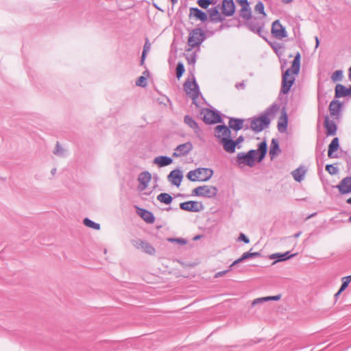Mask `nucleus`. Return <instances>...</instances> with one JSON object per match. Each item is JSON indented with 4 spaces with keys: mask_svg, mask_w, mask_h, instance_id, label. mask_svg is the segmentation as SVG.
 I'll list each match as a JSON object with an SVG mask.
<instances>
[{
    "mask_svg": "<svg viewBox=\"0 0 351 351\" xmlns=\"http://www.w3.org/2000/svg\"><path fill=\"white\" fill-rule=\"evenodd\" d=\"M186 93L193 99V104L197 105L196 99L198 98L199 90L195 77H189L184 84Z\"/></svg>",
    "mask_w": 351,
    "mask_h": 351,
    "instance_id": "f03ea898",
    "label": "nucleus"
},
{
    "mask_svg": "<svg viewBox=\"0 0 351 351\" xmlns=\"http://www.w3.org/2000/svg\"><path fill=\"white\" fill-rule=\"evenodd\" d=\"M287 121L288 119L287 113L285 112V111H283L278 123V130L280 132H284L286 131L287 128Z\"/></svg>",
    "mask_w": 351,
    "mask_h": 351,
    "instance_id": "393cba45",
    "label": "nucleus"
},
{
    "mask_svg": "<svg viewBox=\"0 0 351 351\" xmlns=\"http://www.w3.org/2000/svg\"><path fill=\"white\" fill-rule=\"evenodd\" d=\"M242 140H243V138H242L241 137L237 139V142H236V143H237V144L239 141H242Z\"/></svg>",
    "mask_w": 351,
    "mask_h": 351,
    "instance_id": "774afa93",
    "label": "nucleus"
},
{
    "mask_svg": "<svg viewBox=\"0 0 351 351\" xmlns=\"http://www.w3.org/2000/svg\"><path fill=\"white\" fill-rule=\"evenodd\" d=\"M192 150V145L191 143H186L180 145L177 147V151L180 154H188Z\"/></svg>",
    "mask_w": 351,
    "mask_h": 351,
    "instance_id": "2f4dec72",
    "label": "nucleus"
},
{
    "mask_svg": "<svg viewBox=\"0 0 351 351\" xmlns=\"http://www.w3.org/2000/svg\"><path fill=\"white\" fill-rule=\"evenodd\" d=\"M290 254L289 252H287L283 254H280V253L272 254L269 256V258L270 259L276 258L277 261L274 262V263H273V264H275L278 261H284L288 260L291 257H293L295 256V254Z\"/></svg>",
    "mask_w": 351,
    "mask_h": 351,
    "instance_id": "b1692460",
    "label": "nucleus"
},
{
    "mask_svg": "<svg viewBox=\"0 0 351 351\" xmlns=\"http://www.w3.org/2000/svg\"><path fill=\"white\" fill-rule=\"evenodd\" d=\"M346 202L349 204H351V197L348 198L347 200H346Z\"/></svg>",
    "mask_w": 351,
    "mask_h": 351,
    "instance_id": "0e129e2a",
    "label": "nucleus"
},
{
    "mask_svg": "<svg viewBox=\"0 0 351 351\" xmlns=\"http://www.w3.org/2000/svg\"><path fill=\"white\" fill-rule=\"evenodd\" d=\"M212 3L210 0H198L197 4L204 9H206Z\"/></svg>",
    "mask_w": 351,
    "mask_h": 351,
    "instance_id": "79ce46f5",
    "label": "nucleus"
},
{
    "mask_svg": "<svg viewBox=\"0 0 351 351\" xmlns=\"http://www.w3.org/2000/svg\"><path fill=\"white\" fill-rule=\"evenodd\" d=\"M169 241H176L181 245H184L186 243V241L183 239H170Z\"/></svg>",
    "mask_w": 351,
    "mask_h": 351,
    "instance_id": "3c124183",
    "label": "nucleus"
},
{
    "mask_svg": "<svg viewBox=\"0 0 351 351\" xmlns=\"http://www.w3.org/2000/svg\"><path fill=\"white\" fill-rule=\"evenodd\" d=\"M315 41H316V47H317L319 45V38L317 36L315 37Z\"/></svg>",
    "mask_w": 351,
    "mask_h": 351,
    "instance_id": "4d7b16f0",
    "label": "nucleus"
},
{
    "mask_svg": "<svg viewBox=\"0 0 351 351\" xmlns=\"http://www.w3.org/2000/svg\"><path fill=\"white\" fill-rule=\"evenodd\" d=\"M240 7L248 5V0H236Z\"/></svg>",
    "mask_w": 351,
    "mask_h": 351,
    "instance_id": "603ef678",
    "label": "nucleus"
},
{
    "mask_svg": "<svg viewBox=\"0 0 351 351\" xmlns=\"http://www.w3.org/2000/svg\"><path fill=\"white\" fill-rule=\"evenodd\" d=\"M172 162L173 160L166 156H160L154 159V163L157 164L159 167L167 166L172 163Z\"/></svg>",
    "mask_w": 351,
    "mask_h": 351,
    "instance_id": "bb28decb",
    "label": "nucleus"
},
{
    "mask_svg": "<svg viewBox=\"0 0 351 351\" xmlns=\"http://www.w3.org/2000/svg\"><path fill=\"white\" fill-rule=\"evenodd\" d=\"M157 199L160 202L164 203L165 204H170L173 201L172 197L169 193H162L159 194L157 196Z\"/></svg>",
    "mask_w": 351,
    "mask_h": 351,
    "instance_id": "7c9ffc66",
    "label": "nucleus"
},
{
    "mask_svg": "<svg viewBox=\"0 0 351 351\" xmlns=\"http://www.w3.org/2000/svg\"><path fill=\"white\" fill-rule=\"evenodd\" d=\"M189 19H195L199 20L202 22H205L207 19V14L197 8H191L189 10Z\"/></svg>",
    "mask_w": 351,
    "mask_h": 351,
    "instance_id": "4468645a",
    "label": "nucleus"
},
{
    "mask_svg": "<svg viewBox=\"0 0 351 351\" xmlns=\"http://www.w3.org/2000/svg\"><path fill=\"white\" fill-rule=\"evenodd\" d=\"M239 241H243L245 243H249L250 239L243 234L241 233L237 239Z\"/></svg>",
    "mask_w": 351,
    "mask_h": 351,
    "instance_id": "09e8293b",
    "label": "nucleus"
},
{
    "mask_svg": "<svg viewBox=\"0 0 351 351\" xmlns=\"http://www.w3.org/2000/svg\"><path fill=\"white\" fill-rule=\"evenodd\" d=\"M224 149L228 152H234V149L237 145V143L230 140V139H223L221 140Z\"/></svg>",
    "mask_w": 351,
    "mask_h": 351,
    "instance_id": "cd10ccee",
    "label": "nucleus"
},
{
    "mask_svg": "<svg viewBox=\"0 0 351 351\" xmlns=\"http://www.w3.org/2000/svg\"><path fill=\"white\" fill-rule=\"evenodd\" d=\"M180 208L182 210L190 212H200L204 209V205L202 202L195 201H188L180 204Z\"/></svg>",
    "mask_w": 351,
    "mask_h": 351,
    "instance_id": "423d86ee",
    "label": "nucleus"
},
{
    "mask_svg": "<svg viewBox=\"0 0 351 351\" xmlns=\"http://www.w3.org/2000/svg\"><path fill=\"white\" fill-rule=\"evenodd\" d=\"M142 250L149 255H154L156 252L155 248L147 242L145 243Z\"/></svg>",
    "mask_w": 351,
    "mask_h": 351,
    "instance_id": "f704fd0d",
    "label": "nucleus"
},
{
    "mask_svg": "<svg viewBox=\"0 0 351 351\" xmlns=\"http://www.w3.org/2000/svg\"><path fill=\"white\" fill-rule=\"evenodd\" d=\"M348 283L346 282L345 280H343V282L341 284V286L340 287V292H343L348 286Z\"/></svg>",
    "mask_w": 351,
    "mask_h": 351,
    "instance_id": "864d4df0",
    "label": "nucleus"
},
{
    "mask_svg": "<svg viewBox=\"0 0 351 351\" xmlns=\"http://www.w3.org/2000/svg\"><path fill=\"white\" fill-rule=\"evenodd\" d=\"M351 94V88H347L342 84H337L335 87V97H346Z\"/></svg>",
    "mask_w": 351,
    "mask_h": 351,
    "instance_id": "412c9836",
    "label": "nucleus"
},
{
    "mask_svg": "<svg viewBox=\"0 0 351 351\" xmlns=\"http://www.w3.org/2000/svg\"><path fill=\"white\" fill-rule=\"evenodd\" d=\"M150 46H151L150 43H149L148 41L147 40L145 44V46H144V48H143V53H142V62L144 61V59H145V54L149 50Z\"/></svg>",
    "mask_w": 351,
    "mask_h": 351,
    "instance_id": "49530a36",
    "label": "nucleus"
},
{
    "mask_svg": "<svg viewBox=\"0 0 351 351\" xmlns=\"http://www.w3.org/2000/svg\"><path fill=\"white\" fill-rule=\"evenodd\" d=\"M269 122V121L267 117H261L253 121L251 127L254 130L261 131L267 126Z\"/></svg>",
    "mask_w": 351,
    "mask_h": 351,
    "instance_id": "dca6fc26",
    "label": "nucleus"
},
{
    "mask_svg": "<svg viewBox=\"0 0 351 351\" xmlns=\"http://www.w3.org/2000/svg\"><path fill=\"white\" fill-rule=\"evenodd\" d=\"M209 16L210 20L215 22H221L223 21L221 14L219 13L217 8H214L210 10Z\"/></svg>",
    "mask_w": 351,
    "mask_h": 351,
    "instance_id": "c756f323",
    "label": "nucleus"
},
{
    "mask_svg": "<svg viewBox=\"0 0 351 351\" xmlns=\"http://www.w3.org/2000/svg\"><path fill=\"white\" fill-rule=\"evenodd\" d=\"M230 130L225 125H217L215 128V135L221 140L226 139L229 136Z\"/></svg>",
    "mask_w": 351,
    "mask_h": 351,
    "instance_id": "4be33fe9",
    "label": "nucleus"
},
{
    "mask_svg": "<svg viewBox=\"0 0 351 351\" xmlns=\"http://www.w3.org/2000/svg\"><path fill=\"white\" fill-rule=\"evenodd\" d=\"M341 293V292H340V289L335 294V300H337L338 298V297L339 296V295Z\"/></svg>",
    "mask_w": 351,
    "mask_h": 351,
    "instance_id": "6e6d98bb",
    "label": "nucleus"
},
{
    "mask_svg": "<svg viewBox=\"0 0 351 351\" xmlns=\"http://www.w3.org/2000/svg\"><path fill=\"white\" fill-rule=\"evenodd\" d=\"M138 215L147 223H153L155 221L154 214L144 208H138Z\"/></svg>",
    "mask_w": 351,
    "mask_h": 351,
    "instance_id": "f3484780",
    "label": "nucleus"
},
{
    "mask_svg": "<svg viewBox=\"0 0 351 351\" xmlns=\"http://www.w3.org/2000/svg\"><path fill=\"white\" fill-rule=\"evenodd\" d=\"M339 147V138L335 137L332 139V142L328 146V154H332L337 151Z\"/></svg>",
    "mask_w": 351,
    "mask_h": 351,
    "instance_id": "473e14b6",
    "label": "nucleus"
},
{
    "mask_svg": "<svg viewBox=\"0 0 351 351\" xmlns=\"http://www.w3.org/2000/svg\"><path fill=\"white\" fill-rule=\"evenodd\" d=\"M146 241H142L141 239L134 240L132 241L133 245L138 250H142L143 245Z\"/></svg>",
    "mask_w": 351,
    "mask_h": 351,
    "instance_id": "37998d69",
    "label": "nucleus"
},
{
    "mask_svg": "<svg viewBox=\"0 0 351 351\" xmlns=\"http://www.w3.org/2000/svg\"><path fill=\"white\" fill-rule=\"evenodd\" d=\"M280 298H281L280 295H274V296L265 297V299L267 301H270V300L277 301V300H279L280 299Z\"/></svg>",
    "mask_w": 351,
    "mask_h": 351,
    "instance_id": "8fccbe9b",
    "label": "nucleus"
},
{
    "mask_svg": "<svg viewBox=\"0 0 351 351\" xmlns=\"http://www.w3.org/2000/svg\"><path fill=\"white\" fill-rule=\"evenodd\" d=\"M217 193V189L213 186L204 185L194 189L192 195L204 197H214Z\"/></svg>",
    "mask_w": 351,
    "mask_h": 351,
    "instance_id": "20e7f679",
    "label": "nucleus"
},
{
    "mask_svg": "<svg viewBox=\"0 0 351 351\" xmlns=\"http://www.w3.org/2000/svg\"><path fill=\"white\" fill-rule=\"evenodd\" d=\"M228 271H221V272H219L217 274V276H222L223 274H224L225 273H226Z\"/></svg>",
    "mask_w": 351,
    "mask_h": 351,
    "instance_id": "052dcab7",
    "label": "nucleus"
},
{
    "mask_svg": "<svg viewBox=\"0 0 351 351\" xmlns=\"http://www.w3.org/2000/svg\"><path fill=\"white\" fill-rule=\"evenodd\" d=\"M306 171V167L304 165H300L291 172V175L295 181L300 182L303 180Z\"/></svg>",
    "mask_w": 351,
    "mask_h": 351,
    "instance_id": "a211bd4d",
    "label": "nucleus"
},
{
    "mask_svg": "<svg viewBox=\"0 0 351 351\" xmlns=\"http://www.w3.org/2000/svg\"><path fill=\"white\" fill-rule=\"evenodd\" d=\"M328 156L331 158H338V156H339V155H332V154H330Z\"/></svg>",
    "mask_w": 351,
    "mask_h": 351,
    "instance_id": "13d9d810",
    "label": "nucleus"
},
{
    "mask_svg": "<svg viewBox=\"0 0 351 351\" xmlns=\"http://www.w3.org/2000/svg\"><path fill=\"white\" fill-rule=\"evenodd\" d=\"M261 256V253L258 252H245V253L243 254L241 257H240L237 260L234 261L231 264L230 267L232 268L233 266L237 265L238 263L243 261L245 259H247V258H253V257H258V256Z\"/></svg>",
    "mask_w": 351,
    "mask_h": 351,
    "instance_id": "5701e85b",
    "label": "nucleus"
},
{
    "mask_svg": "<svg viewBox=\"0 0 351 351\" xmlns=\"http://www.w3.org/2000/svg\"><path fill=\"white\" fill-rule=\"evenodd\" d=\"M197 169L188 172L186 177L191 182L198 181Z\"/></svg>",
    "mask_w": 351,
    "mask_h": 351,
    "instance_id": "c9c22d12",
    "label": "nucleus"
},
{
    "mask_svg": "<svg viewBox=\"0 0 351 351\" xmlns=\"http://www.w3.org/2000/svg\"><path fill=\"white\" fill-rule=\"evenodd\" d=\"M258 151H259L260 154H266V152H267V143H266V142L263 141V142H261L259 144Z\"/></svg>",
    "mask_w": 351,
    "mask_h": 351,
    "instance_id": "a18cd8bd",
    "label": "nucleus"
},
{
    "mask_svg": "<svg viewBox=\"0 0 351 351\" xmlns=\"http://www.w3.org/2000/svg\"><path fill=\"white\" fill-rule=\"evenodd\" d=\"M256 151L255 150H250L247 154H255Z\"/></svg>",
    "mask_w": 351,
    "mask_h": 351,
    "instance_id": "680f3d73",
    "label": "nucleus"
},
{
    "mask_svg": "<svg viewBox=\"0 0 351 351\" xmlns=\"http://www.w3.org/2000/svg\"><path fill=\"white\" fill-rule=\"evenodd\" d=\"M254 11L257 14H258V16L255 18V19L261 20L267 16V14L265 12V6L261 1H258L254 7Z\"/></svg>",
    "mask_w": 351,
    "mask_h": 351,
    "instance_id": "a878e982",
    "label": "nucleus"
},
{
    "mask_svg": "<svg viewBox=\"0 0 351 351\" xmlns=\"http://www.w3.org/2000/svg\"><path fill=\"white\" fill-rule=\"evenodd\" d=\"M265 297L256 298L252 302V306H255L259 304H262L263 302H266Z\"/></svg>",
    "mask_w": 351,
    "mask_h": 351,
    "instance_id": "de8ad7c7",
    "label": "nucleus"
},
{
    "mask_svg": "<svg viewBox=\"0 0 351 351\" xmlns=\"http://www.w3.org/2000/svg\"><path fill=\"white\" fill-rule=\"evenodd\" d=\"M136 84L138 86L145 87L147 84L146 78L144 76L139 77L136 82Z\"/></svg>",
    "mask_w": 351,
    "mask_h": 351,
    "instance_id": "c03bdc74",
    "label": "nucleus"
},
{
    "mask_svg": "<svg viewBox=\"0 0 351 351\" xmlns=\"http://www.w3.org/2000/svg\"><path fill=\"white\" fill-rule=\"evenodd\" d=\"M326 170L330 174V175H335L338 173V169L337 167L333 166L332 165H327L326 166Z\"/></svg>",
    "mask_w": 351,
    "mask_h": 351,
    "instance_id": "a19ab883",
    "label": "nucleus"
},
{
    "mask_svg": "<svg viewBox=\"0 0 351 351\" xmlns=\"http://www.w3.org/2000/svg\"><path fill=\"white\" fill-rule=\"evenodd\" d=\"M204 34L200 29H195L190 34L188 44L191 48L199 46L204 40Z\"/></svg>",
    "mask_w": 351,
    "mask_h": 351,
    "instance_id": "39448f33",
    "label": "nucleus"
},
{
    "mask_svg": "<svg viewBox=\"0 0 351 351\" xmlns=\"http://www.w3.org/2000/svg\"><path fill=\"white\" fill-rule=\"evenodd\" d=\"M301 56L298 52L291 63V66L287 69L282 75L281 92L283 94H287L293 84H294L295 77L298 75L300 69Z\"/></svg>",
    "mask_w": 351,
    "mask_h": 351,
    "instance_id": "f257e3e1",
    "label": "nucleus"
},
{
    "mask_svg": "<svg viewBox=\"0 0 351 351\" xmlns=\"http://www.w3.org/2000/svg\"><path fill=\"white\" fill-rule=\"evenodd\" d=\"M182 173L179 169H175L171 171L168 176L169 181L173 185L179 186L182 180Z\"/></svg>",
    "mask_w": 351,
    "mask_h": 351,
    "instance_id": "ddd939ff",
    "label": "nucleus"
},
{
    "mask_svg": "<svg viewBox=\"0 0 351 351\" xmlns=\"http://www.w3.org/2000/svg\"><path fill=\"white\" fill-rule=\"evenodd\" d=\"M271 34L277 39H282L287 36L285 28L279 23L276 21L273 23L271 26Z\"/></svg>",
    "mask_w": 351,
    "mask_h": 351,
    "instance_id": "0eeeda50",
    "label": "nucleus"
},
{
    "mask_svg": "<svg viewBox=\"0 0 351 351\" xmlns=\"http://www.w3.org/2000/svg\"><path fill=\"white\" fill-rule=\"evenodd\" d=\"M203 114L204 121L208 124L217 123L221 121L220 116L211 110H205Z\"/></svg>",
    "mask_w": 351,
    "mask_h": 351,
    "instance_id": "9d476101",
    "label": "nucleus"
},
{
    "mask_svg": "<svg viewBox=\"0 0 351 351\" xmlns=\"http://www.w3.org/2000/svg\"><path fill=\"white\" fill-rule=\"evenodd\" d=\"M243 126V120L239 119H230L229 127L234 130H239Z\"/></svg>",
    "mask_w": 351,
    "mask_h": 351,
    "instance_id": "c85d7f7f",
    "label": "nucleus"
},
{
    "mask_svg": "<svg viewBox=\"0 0 351 351\" xmlns=\"http://www.w3.org/2000/svg\"><path fill=\"white\" fill-rule=\"evenodd\" d=\"M266 155H238L236 159V162L241 168L247 165L252 167L255 162H261Z\"/></svg>",
    "mask_w": 351,
    "mask_h": 351,
    "instance_id": "7ed1b4c3",
    "label": "nucleus"
},
{
    "mask_svg": "<svg viewBox=\"0 0 351 351\" xmlns=\"http://www.w3.org/2000/svg\"><path fill=\"white\" fill-rule=\"evenodd\" d=\"M221 9L224 16H232L235 12V6L233 0H223Z\"/></svg>",
    "mask_w": 351,
    "mask_h": 351,
    "instance_id": "1a4fd4ad",
    "label": "nucleus"
},
{
    "mask_svg": "<svg viewBox=\"0 0 351 351\" xmlns=\"http://www.w3.org/2000/svg\"><path fill=\"white\" fill-rule=\"evenodd\" d=\"M349 71H350V73H349V78H350V80L351 81V67L350 68Z\"/></svg>",
    "mask_w": 351,
    "mask_h": 351,
    "instance_id": "338daca9",
    "label": "nucleus"
},
{
    "mask_svg": "<svg viewBox=\"0 0 351 351\" xmlns=\"http://www.w3.org/2000/svg\"><path fill=\"white\" fill-rule=\"evenodd\" d=\"M324 125L326 129V134L333 136L337 132V125L334 121L330 120L328 117H325Z\"/></svg>",
    "mask_w": 351,
    "mask_h": 351,
    "instance_id": "6ab92c4d",
    "label": "nucleus"
},
{
    "mask_svg": "<svg viewBox=\"0 0 351 351\" xmlns=\"http://www.w3.org/2000/svg\"><path fill=\"white\" fill-rule=\"evenodd\" d=\"M184 66L182 63L179 62L176 67V77L180 79L184 73Z\"/></svg>",
    "mask_w": 351,
    "mask_h": 351,
    "instance_id": "58836bf2",
    "label": "nucleus"
},
{
    "mask_svg": "<svg viewBox=\"0 0 351 351\" xmlns=\"http://www.w3.org/2000/svg\"><path fill=\"white\" fill-rule=\"evenodd\" d=\"M184 122L193 129H197L198 128L197 123L189 116H186L184 117Z\"/></svg>",
    "mask_w": 351,
    "mask_h": 351,
    "instance_id": "4c0bfd02",
    "label": "nucleus"
},
{
    "mask_svg": "<svg viewBox=\"0 0 351 351\" xmlns=\"http://www.w3.org/2000/svg\"><path fill=\"white\" fill-rule=\"evenodd\" d=\"M341 104L338 100H333L329 105V112L331 117L338 119L341 114Z\"/></svg>",
    "mask_w": 351,
    "mask_h": 351,
    "instance_id": "f8f14e48",
    "label": "nucleus"
},
{
    "mask_svg": "<svg viewBox=\"0 0 351 351\" xmlns=\"http://www.w3.org/2000/svg\"><path fill=\"white\" fill-rule=\"evenodd\" d=\"M84 224L88 227V228H91L94 230H99L100 229V224L99 223H95L94 221H93L92 220H90V219L88 218H85L84 219Z\"/></svg>",
    "mask_w": 351,
    "mask_h": 351,
    "instance_id": "72a5a7b5",
    "label": "nucleus"
},
{
    "mask_svg": "<svg viewBox=\"0 0 351 351\" xmlns=\"http://www.w3.org/2000/svg\"><path fill=\"white\" fill-rule=\"evenodd\" d=\"M315 215H316V213H313V214H311V215H309V216L307 217V219H310V218H311L312 217L315 216Z\"/></svg>",
    "mask_w": 351,
    "mask_h": 351,
    "instance_id": "69168bd1",
    "label": "nucleus"
},
{
    "mask_svg": "<svg viewBox=\"0 0 351 351\" xmlns=\"http://www.w3.org/2000/svg\"><path fill=\"white\" fill-rule=\"evenodd\" d=\"M339 193L342 195L351 192V177H346L341 180L338 185L336 186Z\"/></svg>",
    "mask_w": 351,
    "mask_h": 351,
    "instance_id": "9b49d317",
    "label": "nucleus"
},
{
    "mask_svg": "<svg viewBox=\"0 0 351 351\" xmlns=\"http://www.w3.org/2000/svg\"><path fill=\"white\" fill-rule=\"evenodd\" d=\"M197 172L199 182H206L213 175V171L210 168H197Z\"/></svg>",
    "mask_w": 351,
    "mask_h": 351,
    "instance_id": "2eb2a0df",
    "label": "nucleus"
},
{
    "mask_svg": "<svg viewBox=\"0 0 351 351\" xmlns=\"http://www.w3.org/2000/svg\"><path fill=\"white\" fill-rule=\"evenodd\" d=\"M343 77V72L340 70L336 71L331 76V79L334 82L340 81Z\"/></svg>",
    "mask_w": 351,
    "mask_h": 351,
    "instance_id": "ea45409f",
    "label": "nucleus"
},
{
    "mask_svg": "<svg viewBox=\"0 0 351 351\" xmlns=\"http://www.w3.org/2000/svg\"><path fill=\"white\" fill-rule=\"evenodd\" d=\"M342 280H345L349 284L351 282V275L346 277H343L342 278Z\"/></svg>",
    "mask_w": 351,
    "mask_h": 351,
    "instance_id": "5fc2aeb1",
    "label": "nucleus"
},
{
    "mask_svg": "<svg viewBox=\"0 0 351 351\" xmlns=\"http://www.w3.org/2000/svg\"><path fill=\"white\" fill-rule=\"evenodd\" d=\"M300 234H301V232H298V233H296V234L294 235V237H295V238H298V237H300Z\"/></svg>",
    "mask_w": 351,
    "mask_h": 351,
    "instance_id": "e2e57ef3",
    "label": "nucleus"
},
{
    "mask_svg": "<svg viewBox=\"0 0 351 351\" xmlns=\"http://www.w3.org/2000/svg\"><path fill=\"white\" fill-rule=\"evenodd\" d=\"M279 151L278 142L276 139H272L270 145L269 154H276Z\"/></svg>",
    "mask_w": 351,
    "mask_h": 351,
    "instance_id": "e433bc0d",
    "label": "nucleus"
},
{
    "mask_svg": "<svg viewBox=\"0 0 351 351\" xmlns=\"http://www.w3.org/2000/svg\"><path fill=\"white\" fill-rule=\"evenodd\" d=\"M152 179V175L148 171H143L141 173L138 178V181L139 182V185L138 186V189L140 191H143L147 189L148 184Z\"/></svg>",
    "mask_w": 351,
    "mask_h": 351,
    "instance_id": "6e6552de",
    "label": "nucleus"
},
{
    "mask_svg": "<svg viewBox=\"0 0 351 351\" xmlns=\"http://www.w3.org/2000/svg\"><path fill=\"white\" fill-rule=\"evenodd\" d=\"M56 172V168L52 169L51 171V174L53 176L55 175Z\"/></svg>",
    "mask_w": 351,
    "mask_h": 351,
    "instance_id": "bf43d9fd",
    "label": "nucleus"
},
{
    "mask_svg": "<svg viewBox=\"0 0 351 351\" xmlns=\"http://www.w3.org/2000/svg\"><path fill=\"white\" fill-rule=\"evenodd\" d=\"M239 14L243 19L247 21L252 20L253 17L250 4L241 6L239 10Z\"/></svg>",
    "mask_w": 351,
    "mask_h": 351,
    "instance_id": "aec40b11",
    "label": "nucleus"
}]
</instances>
